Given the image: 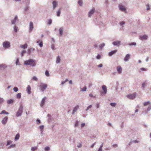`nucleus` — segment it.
Returning <instances> with one entry per match:
<instances>
[{
	"instance_id": "nucleus-59",
	"label": "nucleus",
	"mask_w": 151,
	"mask_h": 151,
	"mask_svg": "<svg viewBox=\"0 0 151 151\" xmlns=\"http://www.w3.org/2000/svg\"><path fill=\"white\" fill-rule=\"evenodd\" d=\"M132 141L133 143H138L139 142L137 140H133Z\"/></svg>"
},
{
	"instance_id": "nucleus-46",
	"label": "nucleus",
	"mask_w": 151,
	"mask_h": 151,
	"mask_svg": "<svg viewBox=\"0 0 151 151\" xmlns=\"http://www.w3.org/2000/svg\"><path fill=\"white\" fill-rule=\"evenodd\" d=\"M52 23V20L51 19L48 20V24L49 25H50Z\"/></svg>"
},
{
	"instance_id": "nucleus-38",
	"label": "nucleus",
	"mask_w": 151,
	"mask_h": 151,
	"mask_svg": "<svg viewBox=\"0 0 151 151\" xmlns=\"http://www.w3.org/2000/svg\"><path fill=\"white\" fill-rule=\"evenodd\" d=\"M79 122L78 120H77L76 121L75 123V127H78L79 125Z\"/></svg>"
},
{
	"instance_id": "nucleus-14",
	"label": "nucleus",
	"mask_w": 151,
	"mask_h": 151,
	"mask_svg": "<svg viewBox=\"0 0 151 151\" xmlns=\"http://www.w3.org/2000/svg\"><path fill=\"white\" fill-rule=\"evenodd\" d=\"M130 58V55L129 54H127L124 58V60L125 62L128 61Z\"/></svg>"
},
{
	"instance_id": "nucleus-33",
	"label": "nucleus",
	"mask_w": 151,
	"mask_h": 151,
	"mask_svg": "<svg viewBox=\"0 0 151 151\" xmlns=\"http://www.w3.org/2000/svg\"><path fill=\"white\" fill-rule=\"evenodd\" d=\"M146 6H147V9L146 10L147 11H149L150 10V6L149 4H147L146 5Z\"/></svg>"
},
{
	"instance_id": "nucleus-2",
	"label": "nucleus",
	"mask_w": 151,
	"mask_h": 151,
	"mask_svg": "<svg viewBox=\"0 0 151 151\" xmlns=\"http://www.w3.org/2000/svg\"><path fill=\"white\" fill-rule=\"evenodd\" d=\"M23 106L22 105H21L19 106V108L17 112L16 116L18 117L20 116L23 112Z\"/></svg>"
},
{
	"instance_id": "nucleus-48",
	"label": "nucleus",
	"mask_w": 151,
	"mask_h": 151,
	"mask_svg": "<svg viewBox=\"0 0 151 151\" xmlns=\"http://www.w3.org/2000/svg\"><path fill=\"white\" fill-rule=\"evenodd\" d=\"M31 49H29L27 52V54L28 55H30L31 53Z\"/></svg>"
},
{
	"instance_id": "nucleus-7",
	"label": "nucleus",
	"mask_w": 151,
	"mask_h": 151,
	"mask_svg": "<svg viewBox=\"0 0 151 151\" xmlns=\"http://www.w3.org/2000/svg\"><path fill=\"white\" fill-rule=\"evenodd\" d=\"M95 12L94 8H93L89 12L88 14V16L89 17H91L92 16L93 14Z\"/></svg>"
},
{
	"instance_id": "nucleus-32",
	"label": "nucleus",
	"mask_w": 151,
	"mask_h": 151,
	"mask_svg": "<svg viewBox=\"0 0 151 151\" xmlns=\"http://www.w3.org/2000/svg\"><path fill=\"white\" fill-rule=\"evenodd\" d=\"M78 3L80 6H82L83 2L82 0H79Z\"/></svg>"
},
{
	"instance_id": "nucleus-31",
	"label": "nucleus",
	"mask_w": 151,
	"mask_h": 151,
	"mask_svg": "<svg viewBox=\"0 0 151 151\" xmlns=\"http://www.w3.org/2000/svg\"><path fill=\"white\" fill-rule=\"evenodd\" d=\"M37 149V147H31V150L32 151H35Z\"/></svg>"
},
{
	"instance_id": "nucleus-52",
	"label": "nucleus",
	"mask_w": 151,
	"mask_h": 151,
	"mask_svg": "<svg viewBox=\"0 0 151 151\" xmlns=\"http://www.w3.org/2000/svg\"><path fill=\"white\" fill-rule=\"evenodd\" d=\"M92 107V106L91 105H89L87 108L86 111H88L90 108Z\"/></svg>"
},
{
	"instance_id": "nucleus-12",
	"label": "nucleus",
	"mask_w": 151,
	"mask_h": 151,
	"mask_svg": "<svg viewBox=\"0 0 151 151\" xmlns=\"http://www.w3.org/2000/svg\"><path fill=\"white\" fill-rule=\"evenodd\" d=\"M52 4L53 6V9H54L58 5V3L57 1L54 0L53 1Z\"/></svg>"
},
{
	"instance_id": "nucleus-57",
	"label": "nucleus",
	"mask_w": 151,
	"mask_h": 151,
	"mask_svg": "<svg viewBox=\"0 0 151 151\" xmlns=\"http://www.w3.org/2000/svg\"><path fill=\"white\" fill-rule=\"evenodd\" d=\"M145 82H143L142 84V87L143 88H144L145 87Z\"/></svg>"
},
{
	"instance_id": "nucleus-50",
	"label": "nucleus",
	"mask_w": 151,
	"mask_h": 151,
	"mask_svg": "<svg viewBox=\"0 0 151 151\" xmlns=\"http://www.w3.org/2000/svg\"><path fill=\"white\" fill-rule=\"evenodd\" d=\"M51 48L52 50H55V46L53 44H52L51 45Z\"/></svg>"
},
{
	"instance_id": "nucleus-17",
	"label": "nucleus",
	"mask_w": 151,
	"mask_h": 151,
	"mask_svg": "<svg viewBox=\"0 0 151 151\" xmlns=\"http://www.w3.org/2000/svg\"><path fill=\"white\" fill-rule=\"evenodd\" d=\"M117 50H114L112 51L109 52V55L110 56H111L113 55L116 53L117 52Z\"/></svg>"
},
{
	"instance_id": "nucleus-35",
	"label": "nucleus",
	"mask_w": 151,
	"mask_h": 151,
	"mask_svg": "<svg viewBox=\"0 0 151 151\" xmlns=\"http://www.w3.org/2000/svg\"><path fill=\"white\" fill-rule=\"evenodd\" d=\"M26 52V51L25 50H23L22 51L21 53V56L22 57L24 56V54H25Z\"/></svg>"
},
{
	"instance_id": "nucleus-37",
	"label": "nucleus",
	"mask_w": 151,
	"mask_h": 151,
	"mask_svg": "<svg viewBox=\"0 0 151 151\" xmlns=\"http://www.w3.org/2000/svg\"><path fill=\"white\" fill-rule=\"evenodd\" d=\"M150 103V102L149 101H148L144 103V105L145 106H147L149 105Z\"/></svg>"
},
{
	"instance_id": "nucleus-26",
	"label": "nucleus",
	"mask_w": 151,
	"mask_h": 151,
	"mask_svg": "<svg viewBox=\"0 0 151 151\" xmlns=\"http://www.w3.org/2000/svg\"><path fill=\"white\" fill-rule=\"evenodd\" d=\"M14 101L13 99H10L7 100V102L8 104H12L14 102Z\"/></svg>"
},
{
	"instance_id": "nucleus-8",
	"label": "nucleus",
	"mask_w": 151,
	"mask_h": 151,
	"mask_svg": "<svg viewBox=\"0 0 151 151\" xmlns=\"http://www.w3.org/2000/svg\"><path fill=\"white\" fill-rule=\"evenodd\" d=\"M148 37V36L146 35H144L142 36H140L139 37V39L141 40H146Z\"/></svg>"
},
{
	"instance_id": "nucleus-22",
	"label": "nucleus",
	"mask_w": 151,
	"mask_h": 151,
	"mask_svg": "<svg viewBox=\"0 0 151 151\" xmlns=\"http://www.w3.org/2000/svg\"><path fill=\"white\" fill-rule=\"evenodd\" d=\"M63 29H63V27H61L59 28V34L60 35V36H61L63 35Z\"/></svg>"
},
{
	"instance_id": "nucleus-41",
	"label": "nucleus",
	"mask_w": 151,
	"mask_h": 151,
	"mask_svg": "<svg viewBox=\"0 0 151 151\" xmlns=\"http://www.w3.org/2000/svg\"><path fill=\"white\" fill-rule=\"evenodd\" d=\"M110 105L112 107H115L116 104L115 103H111L110 104Z\"/></svg>"
},
{
	"instance_id": "nucleus-5",
	"label": "nucleus",
	"mask_w": 151,
	"mask_h": 151,
	"mask_svg": "<svg viewBox=\"0 0 151 151\" xmlns=\"http://www.w3.org/2000/svg\"><path fill=\"white\" fill-rule=\"evenodd\" d=\"M119 9L121 11L126 12V8L122 4H120L119 5Z\"/></svg>"
},
{
	"instance_id": "nucleus-61",
	"label": "nucleus",
	"mask_w": 151,
	"mask_h": 151,
	"mask_svg": "<svg viewBox=\"0 0 151 151\" xmlns=\"http://www.w3.org/2000/svg\"><path fill=\"white\" fill-rule=\"evenodd\" d=\"M117 146V145L116 144H114L113 145L112 147H113L115 148Z\"/></svg>"
},
{
	"instance_id": "nucleus-54",
	"label": "nucleus",
	"mask_w": 151,
	"mask_h": 151,
	"mask_svg": "<svg viewBox=\"0 0 151 151\" xmlns=\"http://www.w3.org/2000/svg\"><path fill=\"white\" fill-rule=\"evenodd\" d=\"M37 123V124H38L40 123L41 121L39 119H37L36 120Z\"/></svg>"
},
{
	"instance_id": "nucleus-40",
	"label": "nucleus",
	"mask_w": 151,
	"mask_h": 151,
	"mask_svg": "<svg viewBox=\"0 0 151 151\" xmlns=\"http://www.w3.org/2000/svg\"><path fill=\"white\" fill-rule=\"evenodd\" d=\"M105 43H102L101 44L100 46V48L101 50L105 46Z\"/></svg>"
},
{
	"instance_id": "nucleus-13",
	"label": "nucleus",
	"mask_w": 151,
	"mask_h": 151,
	"mask_svg": "<svg viewBox=\"0 0 151 151\" xmlns=\"http://www.w3.org/2000/svg\"><path fill=\"white\" fill-rule=\"evenodd\" d=\"M102 89L103 91V93L106 94L107 92V89L106 86L105 85H103L102 86Z\"/></svg>"
},
{
	"instance_id": "nucleus-34",
	"label": "nucleus",
	"mask_w": 151,
	"mask_h": 151,
	"mask_svg": "<svg viewBox=\"0 0 151 151\" xmlns=\"http://www.w3.org/2000/svg\"><path fill=\"white\" fill-rule=\"evenodd\" d=\"M32 80L36 81H37L38 80V78L35 76H33L32 78Z\"/></svg>"
},
{
	"instance_id": "nucleus-44",
	"label": "nucleus",
	"mask_w": 151,
	"mask_h": 151,
	"mask_svg": "<svg viewBox=\"0 0 151 151\" xmlns=\"http://www.w3.org/2000/svg\"><path fill=\"white\" fill-rule=\"evenodd\" d=\"M86 87L84 86L81 89V91H85L86 90Z\"/></svg>"
},
{
	"instance_id": "nucleus-9",
	"label": "nucleus",
	"mask_w": 151,
	"mask_h": 151,
	"mask_svg": "<svg viewBox=\"0 0 151 151\" xmlns=\"http://www.w3.org/2000/svg\"><path fill=\"white\" fill-rule=\"evenodd\" d=\"M112 44L114 46L119 47L121 44V42L119 41H116L112 42Z\"/></svg>"
},
{
	"instance_id": "nucleus-39",
	"label": "nucleus",
	"mask_w": 151,
	"mask_h": 151,
	"mask_svg": "<svg viewBox=\"0 0 151 151\" xmlns=\"http://www.w3.org/2000/svg\"><path fill=\"white\" fill-rule=\"evenodd\" d=\"M50 148L48 146H46L44 148V150L45 151H48L50 150Z\"/></svg>"
},
{
	"instance_id": "nucleus-29",
	"label": "nucleus",
	"mask_w": 151,
	"mask_h": 151,
	"mask_svg": "<svg viewBox=\"0 0 151 151\" xmlns=\"http://www.w3.org/2000/svg\"><path fill=\"white\" fill-rule=\"evenodd\" d=\"M27 47V44H25L23 45H21L20 46V47L22 48H24V49H26V48Z\"/></svg>"
},
{
	"instance_id": "nucleus-25",
	"label": "nucleus",
	"mask_w": 151,
	"mask_h": 151,
	"mask_svg": "<svg viewBox=\"0 0 151 151\" xmlns=\"http://www.w3.org/2000/svg\"><path fill=\"white\" fill-rule=\"evenodd\" d=\"M128 45L129 46H136L137 45V43L135 42H132L131 43H129Z\"/></svg>"
},
{
	"instance_id": "nucleus-53",
	"label": "nucleus",
	"mask_w": 151,
	"mask_h": 151,
	"mask_svg": "<svg viewBox=\"0 0 151 151\" xmlns=\"http://www.w3.org/2000/svg\"><path fill=\"white\" fill-rule=\"evenodd\" d=\"M151 109V106H150L147 108V112L148 111H149Z\"/></svg>"
},
{
	"instance_id": "nucleus-20",
	"label": "nucleus",
	"mask_w": 151,
	"mask_h": 151,
	"mask_svg": "<svg viewBox=\"0 0 151 151\" xmlns=\"http://www.w3.org/2000/svg\"><path fill=\"white\" fill-rule=\"evenodd\" d=\"M7 67L6 65L5 64H0V70L4 69Z\"/></svg>"
},
{
	"instance_id": "nucleus-23",
	"label": "nucleus",
	"mask_w": 151,
	"mask_h": 151,
	"mask_svg": "<svg viewBox=\"0 0 151 151\" xmlns=\"http://www.w3.org/2000/svg\"><path fill=\"white\" fill-rule=\"evenodd\" d=\"M31 88L30 86L29 85L28 86L27 88V91L28 94H30L31 93Z\"/></svg>"
},
{
	"instance_id": "nucleus-51",
	"label": "nucleus",
	"mask_w": 151,
	"mask_h": 151,
	"mask_svg": "<svg viewBox=\"0 0 151 151\" xmlns=\"http://www.w3.org/2000/svg\"><path fill=\"white\" fill-rule=\"evenodd\" d=\"M14 32H17V27L16 26H15L14 27Z\"/></svg>"
},
{
	"instance_id": "nucleus-62",
	"label": "nucleus",
	"mask_w": 151,
	"mask_h": 151,
	"mask_svg": "<svg viewBox=\"0 0 151 151\" xmlns=\"http://www.w3.org/2000/svg\"><path fill=\"white\" fill-rule=\"evenodd\" d=\"M82 147V144L81 143H80L79 145H77V147L78 148L81 147Z\"/></svg>"
},
{
	"instance_id": "nucleus-18",
	"label": "nucleus",
	"mask_w": 151,
	"mask_h": 151,
	"mask_svg": "<svg viewBox=\"0 0 151 151\" xmlns=\"http://www.w3.org/2000/svg\"><path fill=\"white\" fill-rule=\"evenodd\" d=\"M46 97H44V98H43L41 102V104H40V106L42 107L43 105H44L45 103V100L46 99Z\"/></svg>"
},
{
	"instance_id": "nucleus-45",
	"label": "nucleus",
	"mask_w": 151,
	"mask_h": 151,
	"mask_svg": "<svg viewBox=\"0 0 151 151\" xmlns=\"http://www.w3.org/2000/svg\"><path fill=\"white\" fill-rule=\"evenodd\" d=\"M44 127V125H40L39 126V128L40 129V131L43 130Z\"/></svg>"
},
{
	"instance_id": "nucleus-43",
	"label": "nucleus",
	"mask_w": 151,
	"mask_h": 151,
	"mask_svg": "<svg viewBox=\"0 0 151 151\" xmlns=\"http://www.w3.org/2000/svg\"><path fill=\"white\" fill-rule=\"evenodd\" d=\"M45 75L47 76H50L49 72L47 70L45 71Z\"/></svg>"
},
{
	"instance_id": "nucleus-58",
	"label": "nucleus",
	"mask_w": 151,
	"mask_h": 151,
	"mask_svg": "<svg viewBox=\"0 0 151 151\" xmlns=\"http://www.w3.org/2000/svg\"><path fill=\"white\" fill-rule=\"evenodd\" d=\"M6 111L4 110H3V111H2L1 112V113H0V114H5V113L6 112Z\"/></svg>"
},
{
	"instance_id": "nucleus-30",
	"label": "nucleus",
	"mask_w": 151,
	"mask_h": 151,
	"mask_svg": "<svg viewBox=\"0 0 151 151\" xmlns=\"http://www.w3.org/2000/svg\"><path fill=\"white\" fill-rule=\"evenodd\" d=\"M61 9L60 8L58 11L57 13V15L58 17L60 16V13H61Z\"/></svg>"
},
{
	"instance_id": "nucleus-55",
	"label": "nucleus",
	"mask_w": 151,
	"mask_h": 151,
	"mask_svg": "<svg viewBox=\"0 0 151 151\" xmlns=\"http://www.w3.org/2000/svg\"><path fill=\"white\" fill-rule=\"evenodd\" d=\"M125 24L124 22H122L120 23V24L121 26H122L124 24Z\"/></svg>"
},
{
	"instance_id": "nucleus-60",
	"label": "nucleus",
	"mask_w": 151,
	"mask_h": 151,
	"mask_svg": "<svg viewBox=\"0 0 151 151\" xmlns=\"http://www.w3.org/2000/svg\"><path fill=\"white\" fill-rule=\"evenodd\" d=\"M85 123H83L81 125V127L83 128L85 126Z\"/></svg>"
},
{
	"instance_id": "nucleus-47",
	"label": "nucleus",
	"mask_w": 151,
	"mask_h": 151,
	"mask_svg": "<svg viewBox=\"0 0 151 151\" xmlns=\"http://www.w3.org/2000/svg\"><path fill=\"white\" fill-rule=\"evenodd\" d=\"M13 90L14 92H16L18 91V88L17 87H15L14 88Z\"/></svg>"
},
{
	"instance_id": "nucleus-49",
	"label": "nucleus",
	"mask_w": 151,
	"mask_h": 151,
	"mask_svg": "<svg viewBox=\"0 0 151 151\" xmlns=\"http://www.w3.org/2000/svg\"><path fill=\"white\" fill-rule=\"evenodd\" d=\"M39 45L40 47H42L43 46V43L42 41H41L39 44Z\"/></svg>"
},
{
	"instance_id": "nucleus-42",
	"label": "nucleus",
	"mask_w": 151,
	"mask_h": 151,
	"mask_svg": "<svg viewBox=\"0 0 151 151\" xmlns=\"http://www.w3.org/2000/svg\"><path fill=\"white\" fill-rule=\"evenodd\" d=\"M12 142L11 140H8L7 141V144L6 145V146H8L12 143Z\"/></svg>"
},
{
	"instance_id": "nucleus-28",
	"label": "nucleus",
	"mask_w": 151,
	"mask_h": 151,
	"mask_svg": "<svg viewBox=\"0 0 151 151\" xmlns=\"http://www.w3.org/2000/svg\"><path fill=\"white\" fill-rule=\"evenodd\" d=\"M15 63L16 65H21V64H20L19 62V60L18 58H17V60H16Z\"/></svg>"
},
{
	"instance_id": "nucleus-64",
	"label": "nucleus",
	"mask_w": 151,
	"mask_h": 151,
	"mask_svg": "<svg viewBox=\"0 0 151 151\" xmlns=\"http://www.w3.org/2000/svg\"><path fill=\"white\" fill-rule=\"evenodd\" d=\"M28 9V6H27L25 7L24 9V10L25 11H27Z\"/></svg>"
},
{
	"instance_id": "nucleus-24",
	"label": "nucleus",
	"mask_w": 151,
	"mask_h": 151,
	"mask_svg": "<svg viewBox=\"0 0 151 151\" xmlns=\"http://www.w3.org/2000/svg\"><path fill=\"white\" fill-rule=\"evenodd\" d=\"M4 101V100L3 98L0 97V107Z\"/></svg>"
},
{
	"instance_id": "nucleus-19",
	"label": "nucleus",
	"mask_w": 151,
	"mask_h": 151,
	"mask_svg": "<svg viewBox=\"0 0 151 151\" xmlns=\"http://www.w3.org/2000/svg\"><path fill=\"white\" fill-rule=\"evenodd\" d=\"M61 59L60 57L59 56H58L56 57V64H59L60 63Z\"/></svg>"
},
{
	"instance_id": "nucleus-3",
	"label": "nucleus",
	"mask_w": 151,
	"mask_h": 151,
	"mask_svg": "<svg viewBox=\"0 0 151 151\" xmlns=\"http://www.w3.org/2000/svg\"><path fill=\"white\" fill-rule=\"evenodd\" d=\"M39 87L41 91L43 92L47 87V85L46 84L41 83Z\"/></svg>"
},
{
	"instance_id": "nucleus-11",
	"label": "nucleus",
	"mask_w": 151,
	"mask_h": 151,
	"mask_svg": "<svg viewBox=\"0 0 151 151\" xmlns=\"http://www.w3.org/2000/svg\"><path fill=\"white\" fill-rule=\"evenodd\" d=\"M8 119L7 116H5L2 120L1 122L3 124H5L7 122Z\"/></svg>"
},
{
	"instance_id": "nucleus-63",
	"label": "nucleus",
	"mask_w": 151,
	"mask_h": 151,
	"mask_svg": "<svg viewBox=\"0 0 151 151\" xmlns=\"http://www.w3.org/2000/svg\"><path fill=\"white\" fill-rule=\"evenodd\" d=\"M89 96L91 97H95V96H93L92 94V93H90V94H89Z\"/></svg>"
},
{
	"instance_id": "nucleus-16",
	"label": "nucleus",
	"mask_w": 151,
	"mask_h": 151,
	"mask_svg": "<svg viewBox=\"0 0 151 151\" xmlns=\"http://www.w3.org/2000/svg\"><path fill=\"white\" fill-rule=\"evenodd\" d=\"M79 108V106L77 105L75 107L73 110L72 112V114H74L75 112L78 110Z\"/></svg>"
},
{
	"instance_id": "nucleus-10",
	"label": "nucleus",
	"mask_w": 151,
	"mask_h": 151,
	"mask_svg": "<svg viewBox=\"0 0 151 151\" xmlns=\"http://www.w3.org/2000/svg\"><path fill=\"white\" fill-rule=\"evenodd\" d=\"M33 22H30L29 24V32H31L33 29Z\"/></svg>"
},
{
	"instance_id": "nucleus-36",
	"label": "nucleus",
	"mask_w": 151,
	"mask_h": 151,
	"mask_svg": "<svg viewBox=\"0 0 151 151\" xmlns=\"http://www.w3.org/2000/svg\"><path fill=\"white\" fill-rule=\"evenodd\" d=\"M21 97V93H19L17 95V98L18 99H20Z\"/></svg>"
},
{
	"instance_id": "nucleus-21",
	"label": "nucleus",
	"mask_w": 151,
	"mask_h": 151,
	"mask_svg": "<svg viewBox=\"0 0 151 151\" xmlns=\"http://www.w3.org/2000/svg\"><path fill=\"white\" fill-rule=\"evenodd\" d=\"M117 71L119 74H120L122 72V68L120 66H118L117 67Z\"/></svg>"
},
{
	"instance_id": "nucleus-27",
	"label": "nucleus",
	"mask_w": 151,
	"mask_h": 151,
	"mask_svg": "<svg viewBox=\"0 0 151 151\" xmlns=\"http://www.w3.org/2000/svg\"><path fill=\"white\" fill-rule=\"evenodd\" d=\"M19 137H20V136H19V133L17 134L15 136V137L14 138V139L15 140H18L19 138Z\"/></svg>"
},
{
	"instance_id": "nucleus-4",
	"label": "nucleus",
	"mask_w": 151,
	"mask_h": 151,
	"mask_svg": "<svg viewBox=\"0 0 151 151\" xmlns=\"http://www.w3.org/2000/svg\"><path fill=\"white\" fill-rule=\"evenodd\" d=\"M2 45L4 48L5 49H8L10 47V43L7 41L4 42Z\"/></svg>"
},
{
	"instance_id": "nucleus-15",
	"label": "nucleus",
	"mask_w": 151,
	"mask_h": 151,
	"mask_svg": "<svg viewBox=\"0 0 151 151\" xmlns=\"http://www.w3.org/2000/svg\"><path fill=\"white\" fill-rule=\"evenodd\" d=\"M18 16L17 15L15 16L14 19L11 21V24H14L15 23L18 19Z\"/></svg>"
},
{
	"instance_id": "nucleus-1",
	"label": "nucleus",
	"mask_w": 151,
	"mask_h": 151,
	"mask_svg": "<svg viewBox=\"0 0 151 151\" xmlns=\"http://www.w3.org/2000/svg\"><path fill=\"white\" fill-rule=\"evenodd\" d=\"M24 64L25 65H29L32 67H35L36 65V63L35 60L33 59H30L24 62Z\"/></svg>"
},
{
	"instance_id": "nucleus-6",
	"label": "nucleus",
	"mask_w": 151,
	"mask_h": 151,
	"mask_svg": "<svg viewBox=\"0 0 151 151\" xmlns=\"http://www.w3.org/2000/svg\"><path fill=\"white\" fill-rule=\"evenodd\" d=\"M137 93H134L132 94H129L127 95V97L131 99H134L136 96Z\"/></svg>"
},
{
	"instance_id": "nucleus-56",
	"label": "nucleus",
	"mask_w": 151,
	"mask_h": 151,
	"mask_svg": "<svg viewBox=\"0 0 151 151\" xmlns=\"http://www.w3.org/2000/svg\"><path fill=\"white\" fill-rule=\"evenodd\" d=\"M101 58V55L99 54H98L96 58L97 59H99Z\"/></svg>"
}]
</instances>
